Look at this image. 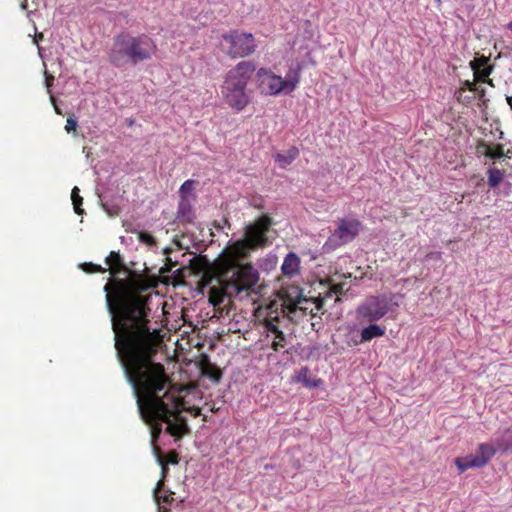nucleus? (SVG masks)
Returning <instances> with one entry per match:
<instances>
[{"label": "nucleus", "instance_id": "cd10ccee", "mask_svg": "<svg viewBox=\"0 0 512 512\" xmlns=\"http://www.w3.org/2000/svg\"><path fill=\"white\" fill-rule=\"evenodd\" d=\"M77 121L75 118L70 117L66 120L65 130L67 133L76 132Z\"/></svg>", "mask_w": 512, "mask_h": 512}, {"label": "nucleus", "instance_id": "c85d7f7f", "mask_svg": "<svg viewBox=\"0 0 512 512\" xmlns=\"http://www.w3.org/2000/svg\"><path fill=\"white\" fill-rule=\"evenodd\" d=\"M139 239H140V241H142L146 244H149V245H152L155 243L154 237L151 236V234L148 232H140Z\"/></svg>", "mask_w": 512, "mask_h": 512}, {"label": "nucleus", "instance_id": "49530a36", "mask_svg": "<svg viewBox=\"0 0 512 512\" xmlns=\"http://www.w3.org/2000/svg\"><path fill=\"white\" fill-rule=\"evenodd\" d=\"M503 138V132L500 131L499 139L501 140Z\"/></svg>", "mask_w": 512, "mask_h": 512}, {"label": "nucleus", "instance_id": "bb28decb", "mask_svg": "<svg viewBox=\"0 0 512 512\" xmlns=\"http://www.w3.org/2000/svg\"><path fill=\"white\" fill-rule=\"evenodd\" d=\"M193 180H186L184 183H182L181 187H180V194H181V197L182 199H185V195H187L188 193H190L193 189Z\"/></svg>", "mask_w": 512, "mask_h": 512}, {"label": "nucleus", "instance_id": "a19ab883", "mask_svg": "<svg viewBox=\"0 0 512 512\" xmlns=\"http://www.w3.org/2000/svg\"><path fill=\"white\" fill-rule=\"evenodd\" d=\"M209 411L216 412V411H218V408H216L214 405H212L211 407H209Z\"/></svg>", "mask_w": 512, "mask_h": 512}, {"label": "nucleus", "instance_id": "2eb2a0df", "mask_svg": "<svg viewBox=\"0 0 512 512\" xmlns=\"http://www.w3.org/2000/svg\"><path fill=\"white\" fill-rule=\"evenodd\" d=\"M296 382H301L305 385V387L308 388H314L319 387V385L322 383L320 379H312L309 376V368L308 367H302L299 371L296 372L295 375Z\"/></svg>", "mask_w": 512, "mask_h": 512}, {"label": "nucleus", "instance_id": "79ce46f5", "mask_svg": "<svg viewBox=\"0 0 512 512\" xmlns=\"http://www.w3.org/2000/svg\"><path fill=\"white\" fill-rule=\"evenodd\" d=\"M507 102L510 104L511 110H512V97H507Z\"/></svg>", "mask_w": 512, "mask_h": 512}, {"label": "nucleus", "instance_id": "f03ea898", "mask_svg": "<svg viewBox=\"0 0 512 512\" xmlns=\"http://www.w3.org/2000/svg\"><path fill=\"white\" fill-rule=\"evenodd\" d=\"M216 272L213 275L206 271L201 279L202 287H208L213 281L218 283L217 286L209 288L208 292V301L214 307L222 305L226 298L237 297L243 292L253 290L259 281V273L251 264L237 266L218 261Z\"/></svg>", "mask_w": 512, "mask_h": 512}, {"label": "nucleus", "instance_id": "72a5a7b5", "mask_svg": "<svg viewBox=\"0 0 512 512\" xmlns=\"http://www.w3.org/2000/svg\"><path fill=\"white\" fill-rule=\"evenodd\" d=\"M44 39V34L42 33H36L35 36H34V43L36 45L39 44L40 41H42Z\"/></svg>", "mask_w": 512, "mask_h": 512}, {"label": "nucleus", "instance_id": "f8f14e48", "mask_svg": "<svg viewBox=\"0 0 512 512\" xmlns=\"http://www.w3.org/2000/svg\"><path fill=\"white\" fill-rule=\"evenodd\" d=\"M388 312V302L383 297H371L361 306L360 314L369 322H375Z\"/></svg>", "mask_w": 512, "mask_h": 512}, {"label": "nucleus", "instance_id": "9b49d317", "mask_svg": "<svg viewBox=\"0 0 512 512\" xmlns=\"http://www.w3.org/2000/svg\"><path fill=\"white\" fill-rule=\"evenodd\" d=\"M495 453L496 449L492 444L482 443L479 445L476 453L456 458L455 465L460 472H464L470 468L485 467Z\"/></svg>", "mask_w": 512, "mask_h": 512}, {"label": "nucleus", "instance_id": "c9c22d12", "mask_svg": "<svg viewBox=\"0 0 512 512\" xmlns=\"http://www.w3.org/2000/svg\"><path fill=\"white\" fill-rule=\"evenodd\" d=\"M334 277H337V278L342 277V278H345V279H349V278H351V274L349 273L348 275H345V274H343V275H334Z\"/></svg>", "mask_w": 512, "mask_h": 512}, {"label": "nucleus", "instance_id": "473e14b6", "mask_svg": "<svg viewBox=\"0 0 512 512\" xmlns=\"http://www.w3.org/2000/svg\"><path fill=\"white\" fill-rule=\"evenodd\" d=\"M55 80V78L52 75H49L48 72H45V85L48 87V89L51 87L52 82Z\"/></svg>", "mask_w": 512, "mask_h": 512}, {"label": "nucleus", "instance_id": "dca6fc26", "mask_svg": "<svg viewBox=\"0 0 512 512\" xmlns=\"http://www.w3.org/2000/svg\"><path fill=\"white\" fill-rule=\"evenodd\" d=\"M174 495L175 493L173 492L165 491V489L163 488L162 479H160L159 482L156 483V487L154 489V498L158 505H160L161 502L165 504H171L173 502Z\"/></svg>", "mask_w": 512, "mask_h": 512}, {"label": "nucleus", "instance_id": "f257e3e1", "mask_svg": "<svg viewBox=\"0 0 512 512\" xmlns=\"http://www.w3.org/2000/svg\"><path fill=\"white\" fill-rule=\"evenodd\" d=\"M141 275L132 272L128 279H114L104 285L107 309L112 316L114 348L124 376L133 387L141 419L150 426L155 445L165 423L166 433L178 439L188 433L181 415L183 400L166 390L170 385L162 363L154 360L162 343L160 330L150 326V296Z\"/></svg>", "mask_w": 512, "mask_h": 512}, {"label": "nucleus", "instance_id": "39448f33", "mask_svg": "<svg viewBox=\"0 0 512 512\" xmlns=\"http://www.w3.org/2000/svg\"><path fill=\"white\" fill-rule=\"evenodd\" d=\"M271 227V219L268 216H260L258 220L246 226L244 238L235 241L223 251L219 262L229 263L237 266L250 264L245 262L249 258L250 252L267 244L266 233Z\"/></svg>", "mask_w": 512, "mask_h": 512}, {"label": "nucleus", "instance_id": "412c9836", "mask_svg": "<svg viewBox=\"0 0 512 512\" xmlns=\"http://www.w3.org/2000/svg\"><path fill=\"white\" fill-rule=\"evenodd\" d=\"M106 262L109 265V267L112 268L113 274L122 271L124 268L123 260L121 259L120 254L117 252H110L106 259Z\"/></svg>", "mask_w": 512, "mask_h": 512}, {"label": "nucleus", "instance_id": "6ab92c4d", "mask_svg": "<svg viewBox=\"0 0 512 512\" xmlns=\"http://www.w3.org/2000/svg\"><path fill=\"white\" fill-rule=\"evenodd\" d=\"M480 147H486V151L484 152L485 157H489L491 159H500L506 157L502 144H497L495 149H492L490 145L485 142V140H480Z\"/></svg>", "mask_w": 512, "mask_h": 512}, {"label": "nucleus", "instance_id": "20e7f679", "mask_svg": "<svg viewBox=\"0 0 512 512\" xmlns=\"http://www.w3.org/2000/svg\"><path fill=\"white\" fill-rule=\"evenodd\" d=\"M321 285L327 287V291L319 292L317 296H305L296 288H293L292 296L291 293H287L286 299L284 300V309L288 314H294L297 311H301L303 315H310L315 317L317 315H323L324 305L329 300L334 302L339 301V296L344 295L346 292L345 282L336 281L334 277L327 278L326 281H321Z\"/></svg>", "mask_w": 512, "mask_h": 512}, {"label": "nucleus", "instance_id": "f3484780", "mask_svg": "<svg viewBox=\"0 0 512 512\" xmlns=\"http://www.w3.org/2000/svg\"><path fill=\"white\" fill-rule=\"evenodd\" d=\"M495 443L499 450L505 452L512 450V425L496 437Z\"/></svg>", "mask_w": 512, "mask_h": 512}, {"label": "nucleus", "instance_id": "6e6552de", "mask_svg": "<svg viewBox=\"0 0 512 512\" xmlns=\"http://www.w3.org/2000/svg\"><path fill=\"white\" fill-rule=\"evenodd\" d=\"M261 324L264 327L266 339L270 340V348L272 350L278 352L286 348L287 337L285 330L288 329L289 318L284 310H281V312L270 310L265 318L262 319Z\"/></svg>", "mask_w": 512, "mask_h": 512}, {"label": "nucleus", "instance_id": "e433bc0d", "mask_svg": "<svg viewBox=\"0 0 512 512\" xmlns=\"http://www.w3.org/2000/svg\"><path fill=\"white\" fill-rule=\"evenodd\" d=\"M475 91L479 92L481 97L485 94V88H478V90Z\"/></svg>", "mask_w": 512, "mask_h": 512}, {"label": "nucleus", "instance_id": "a211bd4d", "mask_svg": "<svg viewBox=\"0 0 512 512\" xmlns=\"http://www.w3.org/2000/svg\"><path fill=\"white\" fill-rule=\"evenodd\" d=\"M385 335V330L379 325L371 324L361 330V341H370L376 337Z\"/></svg>", "mask_w": 512, "mask_h": 512}, {"label": "nucleus", "instance_id": "2f4dec72", "mask_svg": "<svg viewBox=\"0 0 512 512\" xmlns=\"http://www.w3.org/2000/svg\"><path fill=\"white\" fill-rule=\"evenodd\" d=\"M458 95H456V98H458V101L463 103H470L474 97L472 96H463V92H456Z\"/></svg>", "mask_w": 512, "mask_h": 512}, {"label": "nucleus", "instance_id": "aec40b11", "mask_svg": "<svg viewBox=\"0 0 512 512\" xmlns=\"http://www.w3.org/2000/svg\"><path fill=\"white\" fill-rule=\"evenodd\" d=\"M504 177L505 173L501 169H487V185L491 188L499 186Z\"/></svg>", "mask_w": 512, "mask_h": 512}, {"label": "nucleus", "instance_id": "ea45409f", "mask_svg": "<svg viewBox=\"0 0 512 512\" xmlns=\"http://www.w3.org/2000/svg\"><path fill=\"white\" fill-rule=\"evenodd\" d=\"M20 6H22V9H26L27 0H23V2L20 3Z\"/></svg>", "mask_w": 512, "mask_h": 512}, {"label": "nucleus", "instance_id": "c03bdc74", "mask_svg": "<svg viewBox=\"0 0 512 512\" xmlns=\"http://www.w3.org/2000/svg\"><path fill=\"white\" fill-rule=\"evenodd\" d=\"M55 111L57 115H61V110L57 106H55Z\"/></svg>", "mask_w": 512, "mask_h": 512}, {"label": "nucleus", "instance_id": "7ed1b4c3", "mask_svg": "<svg viewBox=\"0 0 512 512\" xmlns=\"http://www.w3.org/2000/svg\"><path fill=\"white\" fill-rule=\"evenodd\" d=\"M159 52V46L149 34H133L122 31L114 35L107 52L110 65L122 69L151 61Z\"/></svg>", "mask_w": 512, "mask_h": 512}, {"label": "nucleus", "instance_id": "ddd939ff", "mask_svg": "<svg viewBox=\"0 0 512 512\" xmlns=\"http://www.w3.org/2000/svg\"><path fill=\"white\" fill-rule=\"evenodd\" d=\"M301 268V259L296 253L290 252L284 258L281 265V272L284 276L291 278L299 274Z\"/></svg>", "mask_w": 512, "mask_h": 512}, {"label": "nucleus", "instance_id": "393cba45", "mask_svg": "<svg viewBox=\"0 0 512 512\" xmlns=\"http://www.w3.org/2000/svg\"><path fill=\"white\" fill-rule=\"evenodd\" d=\"M82 269L87 273L105 272L102 266L93 264L91 262L83 263Z\"/></svg>", "mask_w": 512, "mask_h": 512}, {"label": "nucleus", "instance_id": "1a4fd4ad", "mask_svg": "<svg viewBox=\"0 0 512 512\" xmlns=\"http://www.w3.org/2000/svg\"><path fill=\"white\" fill-rule=\"evenodd\" d=\"M220 47L229 58L238 59L254 53L256 41L253 34L230 30L227 34L222 35Z\"/></svg>", "mask_w": 512, "mask_h": 512}, {"label": "nucleus", "instance_id": "a878e982", "mask_svg": "<svg viewBox=\"0 0 512 512\" xmlns=\"http://www.w3.org/2000/svg\"><path fill=\"white\" fill-rule=\"evenodd\" d=\"M162 459H164L166 465H176L179 462V457L175 450L168 452L165 457H162Z\"/></svg>", "mask_w": 512, "mask_h": 512}, {"label": "nucleus", "instance_id": "5701e85b", "mask_svg": "<svg viewBox=\"0 0 512 512\" xmlns=\"http://www.w3.org/2000/svg\"><path fill=\"white\" fill-rule=\"evenodd\" d=\"M71 200H72V205H74L75 213L77 215L82 216L84 213L83 208H82L83 198L79 194V189L77 186H75L74 189H72V191H71Z\"/></svg>", "mask_w": 512, "mask_h": 512}, {"label": "nucleus", "instance_id": "9d476101", "mask_svg": "<svg viewBox=\"0 0 512 512\" xmlns=\"http://www.w3.org/2000/svg\"><path fill=\"white\" fill-rule=\"evenodd\" d=\"M362 224L356 219L342 218L338 220V226L328 238V243L333 247H340L350 243L359 235Z\"/></svg>", "mask_w": 512, "mask_h": 512}, {"label": "nucleus", "instance_id": "423d86ee", "mask_svg": "<svg viewBox=\"0 0 512 512\" xmlns=\"http://www.w3.org/2000/svg\"><path fill=\"white\" fill-rule=\"evenodd\" d=\"M254 72L253 62L242 61L224 76L223 84L220 85V96L233 111L240 112L249 105L250 95L246 91V86Z\"/></svg>", "mask_w": 512, "mask_h": 512}, {"label": "nucleus", "instance_id": "4468645a", "mask_svg": "<svg viewBox=\"0 0 512 512\" xmlns=\"http://www.w3.org/2000/svg\"><path fill=\"white\" fill-rule=\"evenodd\" d=\"M299 155V151L297 147H291L287 149L285 152L276 153L274 156L275 162L280 166L281 169H285L291 165V163L296 160Z\"/></svg>", "mask_w": 512, "mask_h": 512}, {"label": "nucleus", "instance_id": "58836bf2", "mask_svg": "<svg viewBox=\"0 0 512 512\" xmlns=\"http://www.w3.org/2000/svg\"><path fill=\"white\" fill-rule=\"evenodd\" d=\"M476 148H478V151L482 153L486 151V147H480V142L478 143V147Z\"/></svg>", "mask_w": 512, "mask_h": 512}, {"label": "nucleus", "instance_id": "4c0bfd02", "mask_svg": "<svg viewBox=\"0 0 512 512\" xmlns=\"http://www.w3.org/2000/svg\"><path fill=\"white\" fill-rule=\"evenodd\" d=\"M506 27H507V30L512 33V20L508 22Z\"/></svg>", "mask_w": 512, "mask_h": 512}, {"label": "nucleus", "instance_id": "a18cd8bd", "mask_svg": "<svg viewBox=\"0 0 512 512\" xmlns=\"http://www.w3.org/2000/svg\"><path fill=\"white\" fill-rule=\"evenodd\" d=\"M160 511H161V512H168V511H167V509H166V508H164V507L160 508Z\"/></svg>", "mask_w": 512, "mask_h": 512}, {"label": "nucleus", "instance_id": "4be33fe9", "mask_svg": "<svg viewBox=\"0 0 512 512\" xmlns=\"http://www.w3.org/2000/svg\"><path fill=\"white\" fill-rule=\"evenodd\" d=\"M203 374L214 382H219L221 378V371L215 365L207 362L202 368Z\"/></svg>", "mask_w": 512, "mask_h": 512}, {"label": "nucleus", "instance_id": "0eeeda50", "mask_svg": "<svg viewBox=\"0 0 512 512\" xmlns=\"http://www.w3.org/2000/svg\"><path fill=\"white\" fill-rule=\"evenodd\" d=\"M301 65L288 69L285 78L275 75L268 68H261L256 72L262 93L266 95L289 94L294 91L301 80Z\"/></svg>", "mask_w": 512, "mask_h": 512}, {"label": "nucleus", "instance_id": "b1692460", "mask_svg": "<svg viewBox=\"0 0 512 512\" xmlns=\"http://www.w3.org/2000/svg\"><path fill=\"white\" fill-rule=\"evenodd\" d=\"M191 207L187 203L186 199H182L178 204L177 218L181 221H191Z\"/></svg>", "mask_w": 512, "mask_h": 512}, {"label": "nucleus", "instance_id": "7c9ffc66", "mask_svg": "<svg viewBox=\"0 0 512 512\" xmlns=\"http://www.w3.org/2000/svg\"><path fill=\"white\" fill-rule=\"evenodd\" d=\"M465 89H468L471 92H475V90H477V87L474 83L470 82L469 80H465L463 83V87L460 88V90L458 92L464 93Z\"/></svg>", "mask_w": 512, "mask_h": 512}, {"label": "nucleus", "instance_id": "37998d69", "mask_svg": "<svg viewBox=\"0 0 512 512\" xmlns=\"http://www.w3.org/2000/svg\"><path fill=\"white\" fill-rule=\"evenodd\" d=\"M505 154H506V157L510 156L512 154V148L511 149H507Z\"/></svg>", "mask_w": 512, "mask_h": 512}, {"label": "nucleus", "instance_id": "c756f323", "mask_svg": "<svg viewBox=\"0 0 512 512\" xmlns=\"http://www.w3.org/2000/svg\"><path fill=\"white\" fill-rule=\"evenodd\" d=\"M158 461L161 466V479L160 480L164 481L166 478V475H167L168 468L160 454L158 455Z\"/></svg>", "mask_w": 512, "mask_h": 512}, {"label": "nucleus", "instance_id": "f704fd0d", "mask_svg": "<svg viewBox=\"0 0 512 512\" xmlns=\"http://www.w3.org/2000/svg\"><path fill=\"white\" fill-rule=\"evenodd\" d=\"M188 411L193 413V416H199L201 414V409L198 407H191Z\"/></svg>", "mask_w": 512, "mask_h": 512}]
</instances>
